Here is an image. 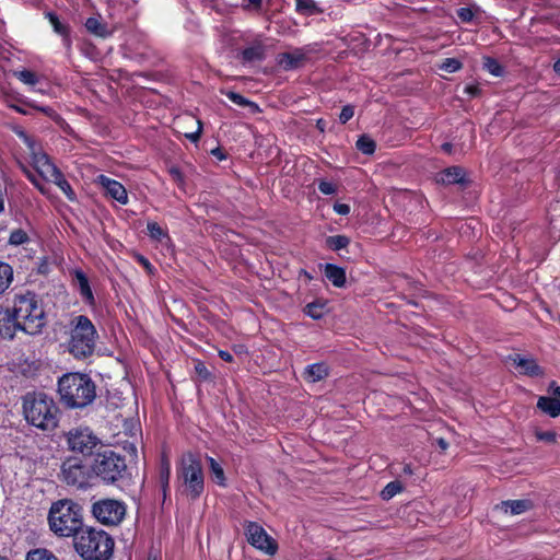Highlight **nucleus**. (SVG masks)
<instances>
[{
  "label": "nucleus",
  "mask_w": 560,
  "mask_h": 560,
  "mask_svg": "<svg viewBox=\"0 0 560 560\" xmlns=\"http://www.w3.org/2000/svg\"><path fill=\"white\" fill-rule=\"evenodd\" d=\"M25 420L43 431H52L59 422V408L55 400L44 393H30L23 399Z\"/></svg>",
  "instance_id": "nucleus-1"
},
{
  "label": "nucleus",
  "mask_w": 560,
  "mask_h": 560,
  "mask_svg": "<svg viewBox=\"0 0 560 560\" xmlns=\"http://www.w3.org/2000/svg\"><path fill=\"white\" fill-rule=\"evenodd\" d=\"M60 400L69 408H83L91 404L95 396L92 380L81 373H68L58 381Z\"/></svg>",
  "instance_id": "nucleus-2"
},
{
  "label": "nucleus",
  "mask_w": 560,
  "mask_h": 560,
  "mask_svg": "<svg viewBox=\"0 0 560 560\" xmlns=\"http://www.w3.org/2000/svg\"><path fill=\"white\" fill-rule=\"evenodd\" d=\"M50 529L60 537L77 535L82 526V509L70 499L54 502L48 514Z\"/></svg>",
  "instance_id": "nucleus-3"
},
{
  "label": "nucleus",
  "mask_w": 560,
  "mask_h": 560,
  "mask_svg": "<svg viewBox=\"0 0 560 560\" xmlns=\"http://www.w3.org/2000/svg\"><path fill=\"white\" fill-rule=\"evenodd\" d=\"M114 540L104 530L85 528L75 535L74 547L83 560H109Z\"/></svg>",
  "instance_id": "nucleus-4"
},
{
  "label": "nucleus",
  "mask_w": 560,
  "mask_h": 560,
  "mask_svg": "<svg viewBox=\"0 0 560 560\" xmlns=\"http://www.w3.org/2000/svg\"><path fill=\"white\" fill-rule=\"evenodd\" d=\"M178 490L191 500L198 499L205 490V477L200 460L187 453L183 455L177 468Z\"/></svg>",
  "instance_id": "nucleus-5"
},
{
  "label": "nucleus",
  "mask_w": 560,
  "mask_h": 560,
  "mask_svg": "<svg viewBox=\"0 0 560 560\" xmlns=\"http://www.w3.org/2000/svg\"><path fill=\"white\" fill-rule=\"evenodd\" d=\"M12 310L21 330L30 335H35L44 327V310L34 294L26 293L16 296Z\"/></svg>",
  "instance_id": "nucleus-6"
},
{
  "label": "nucleus",
  "mask_w": 560,
  "mask_h": 560,
  "mask_svg": "<svg viewBox=\"0 0 560 560\" xmlns=\"http://www.w3.org/2000/svg\"><path fill=\"white\" fill-rule=\"evenodd\" d=\"M71 325L69 351L78 359L91 355L97 338L95 326L84 315L75 316Z\"/></svg>",
  "instance_id": "nucleus-7"
},
{
  "label": "nucleus",
  "mask_w": 560,
  "mask_h": 560,
  "mask_svg": "<svg viewBox=\"0 0 560 560\" xmlns=\"http://www.w3.org/2000/svg\"><path fill=\"white\" fill-rule=\"evenodd\" d=\"M124 457L113 451L98 453L91 465V472L106 483H114L126 470Z\"/></svg>",
  "instance_id": "nucleus-8"
},
{
  "label": "nucleus",
  "mask_w": 560,
  "mask_h": 560,
  "mask_svg": "<svg viewBox=\"0 0 560 560\" xmlns=\"http://www.w3.org/2000/svg\"><path fill=\"white\" fill-rule=\"evenodd\" d=\"M92 514L104 525H117L126 515V505L122 501L115 499L98 500L92 505Z\"/></svg>",
  "instance_id": "nucleus-9"
},
{
  "label": "nucleus",
  "mask_w": 560,
  "mask_h": 560,
  "mask_svg": "<svg viewBox=\"0 0 560 560\" xmlns=\"http://www.w3.org/2000/svg\"><path fill=\"white\" fill-rule=\"evenodd\" d=\"M60 476L61 480L68 486L85 488L90 486L92 472L80 458L70 456L63 460Z\"/></svg>",
  "instance_id": "nucleus-10"
},
{
  "label": "nucleus",
  "mask_w": 560,
  "mask_h": 560,
  "mask_svg": "<svg viewBox=\"0 0 560 560\" xmlns=\"http://www.w3.org/2000/svg\"><path fill=\"white\" fill-rule=\"evenodd\" d=\"M68 448L83 455L91 454L100 440L88 427H75L66 433Z\"/></svg>",
  "instance_id": "nucleus-11"
},
{
  "label": "nucleus",
  "mask_w": 560,
  "mask_h": 560,
  "mask_svg": "<svg viewBox=\"0 0 560 560\" xmlns=\"http://www.w3.org/2000/svg\"><path fill=\"white\" fill-rule=\"evenodd\" d=\"M244 530L249 545L266 555H276L278 544L270 535L267 534L261 525L255 522H245Z\"/></svg>",
  "instance_id": "nucleus-12"
},
{
  "label": "nucleus",
  "mask_w": 560,
  "mask_h": 560,
  "mask_svg": "<svg viewBox=\"0 0 560 560\" xmlns=\"http://www.w3.org/2000/svg\"><path fill=\"white\" fill-rule=\"evenodd\" d=\"M312 51L311 47H301L278 54L277 65L285 71L302 68L311 60Z\"/></svg>",
  "instance_id": "nucleus-13"
},
{
  "label": "nucleus",
  "mask_w": 560,
  "mask_h": 560,
  "mask_svg": "<svg viewBox=\"0 0 560 560\" xmlns=\"http://www.w3.org/2000/svg\"><path fill=\"white\" fill-rule=\"evenodd\" d=\"M517 373L529 377H541L545 375L544 369L537 363L533 357L522 354H512L509 357Z\"/></svg>",
  "instance_id": "nucleus-14"
},
{
  "label": "nucleus",
  "mask_w": 560,
  "mask_h": 560,
  "mask_svg": "<svg viewBox=\"0 0 560 560\" xmlns=\"http://www.w3.org/2000/svg\"><path fill=\"white\" fill-rule=\"evenodd\" d=\"M12 412L7 405L0 402V434L5 438L3 443L0 442V452H8L14 448L15 442L13 434L15 430L11 427Z\"/></svg>",
  "instance_id": "nucleus-15"
},
{
  "label": "nucleus",
  "mask_w": 560,
  "mask_h": 560,
  "mask_svg": "<svg viewBox=\"0 0 560 560\" xmlns=\"http://www.w3.org/2000/svg\"><path fill=\"white\" fill-rule=\"evenodd\" d=\"M96 184L102 186V188L105 190L106 195L110 198L115 199L120 205H127L128 203V194L124 185L113 178H109L105 175H100L96 178Z\"/></svg>",
  "instance_id": "nucleus-16"
},
{
  "label": "nucleus",
  "mask_w": 560,
  "mask_h": 560,
  "mask_svg": "<svg viewBox=\"0 0 560 560\" xmlns=\"http://www.w3.org/2000/svg\"><path fill=\"white\" fill-rule=\"evenodd\" d=\"M18 329H20V325L13 310L0 307V336L11 339Z\"/></svg>",
  "instance_id": "nucleus-17"
},
{
  "label": "nucleus",
  "mask_w": 560,
  "mask_h": 560,
  "mask_svg": "<svg viewBox=\"0 0 560 560\" xmlns=\"http://www.w3.org/2000/svg\"><path fill=\"white\" fill-rule=\"evenodd\" d=\"M34 165L39 175L49 182L60 172L45 153L34 152Z\"/></svg>",
  "instance_id": "nucleus-18"
},
{
  "label": "nucleus",
  "mask_w": 560,
  "mask_h": 560,
  "mask_svg": "<svg viewBox=\"0 0 560 560\" xmlns=\"http://www.w3.org/2000/svg\"><path fill=\"white\" fill-rule=\"evenodd\" d=\"M73 277H74V285H75L77 290L79 291L82 300L88 305L93 306L95 304V299H94L92 289L90 287L88 277L81 270H74Z\"/></svg>",
  "instance_id": "nucleus-19"
},
{
  "label": "nucleus",
  "mask_w": 560,
  "mask_h": 560,
  "mask_svg": "<svg viewBox=\"0 0 560 560\" xmlns=\"http://www.w3.org/2000/svg\"><path fill=\"white\" fill-rule=\"evenodd\" d=\"M466 173L460 166H451L438 173L435 180L443 185L460 184L465 180Z\"/></svg>",
  "instance_id": "nucleus-20"
},
{
  "label": "nucleus",
  "mask_w": 560,
  "mask_h": 560,
  "mask_svg": "<svg viewBox=\"0 0 560 560\" xmlns=\"http://www.w3.org/2000/svg\"><path fill=\"white\" fill-rule=\"evenodd\" d=\"M533 508V503L530 500H508L502 501L497 509L503 512L504 514L511 515H520L525 513L526 511Z\"/></svg>",
  "instance_id": "nucleus-21"
},
{
  "label": "nucleus",
  "mask_w": 560,
  "mask_h": 560,
  "mask_svg": "<svg viewBox=\"0 0 560 560\" xmlns=\"http://www.w3.org/2000/svg\"><path fill=\"white\" fill-rule=\"evenodd\" d=\"M326 278L337 288H342L346 284V271L343 268L332 264L325 265Z\"/></svg>",
  "instance_id": "nucleus-22"
},
{
  "label": "nucleus",
  "mask_w": 560,
  "mask_h": 560,
  "mask_svg": "<svg viewBox=\"0 0 560 560\" xmlns=\"http://www.w3.org/2000/svg\"><path fill=\"white\" fill-rule=\"evenodd\" d=\"M86 30L98 37L105 38L112 35L108 26L102 22L101 16H91L85 22Z\"/></svg>",
  "instance_id": "nucleus-23"
},
{
  "label": "nucleus",
  "mask_w": 560,
  "mask_h": 560,
  "mask_svg": "<svg viewBox=\"0 0 560 560\" xmlns=\"http://www.w3.org/2000/svg\"><path fill=\"white\" fill-rule=\"evenodd\" d=\"M537 407L552 418L560 416V401L551 397L541 396L538 398Z\"/></svg>",
  "instance_id": "nucleus-24"
},
{
  "label": "nucleus",
  "mask_w": 560,
  "mask_h": 560,
  "mask_svg": "<svg viewBox=\"0 0 560 560\" xmlns=\"http://www.w3.org/2000/svg\"><path fill=\"white\" fill-rule=\"evenodd\" d=\"M305 378L308 382L316 383L328 375V369L324 363H314L305 369Z\"/></svg>",
  "instance_id": "nucleus-25"
},
{
  "label": "nucleus",
  "mask_w": 560,
  "mask_h": 560,
  "mask_svg": "<svg viewBox=\"0 0 560 560\" xmlns=\"http://www.w3.org/2000/svg\"><path fill=\"white\" fill-rule=\"evenodd\" d=\"M295 9L300 14L308 16L322 13L314 0H295Z\"/></svg>",
  "instance_id": "nucleus-26"
},
{
  "label": "nucleus",
  "mask_w": 560,
  "mask_h": 560,
  "mask_svg": "<svg viewBox=\"0 0 560 560\" xmlns=\"http://www.w3.org/2000/svg\"><path fill=\"white\" fill-rule=\"evenodd\" d=\"M13 279V269L7 264L0 261V294L5 292Z\"/></svg>",
  "instance_id": "nucleus-27"
},
{
  "label": "nucleus",
  "mask_w": 560,
  "mask_h": 560,
  "mask_svg": "<svg viewBox=\"0 0 560 560\" xmlns=\"http://www.w3.org/2000/svg\"><path fill=\"white\" fill-rule=\"evenodd\" d=\"M212 479L221 487H225V475L222 466L212 457H208Z\"/></svg>",
  "instance_id": "nucleus-28"
},
{
  "label": "nucleus",
  "mask_w": 560,
  "mask_h": 560,
  "mask_svg": "<svg viewBox=\"0 0 560 560\" xmlns=\"http://www.w3.org/2000/svg\"><path fill=\"white\" fill-rule=\"evenodd\" d=\"M50 182L55 183L69 200L75 199V194L70 184L66 180L61 172H59Z\"/></svg>",
  "instance_id": "nucleus-29"
},
{
  "label": "nucleus",
  "mask_w": 560,
  "mask_h": 560,
  "mask_svg": "<svg viewBox=\"0 0 560 560\" xmlns=\"http://www.w3.org/2000/svg\"><path fill=\"white\" fill-rule=\"evenodd\" d=\"M243 59L245 61H256L264 58V47L261 45H254L243 50Z\"/></svg>",
  "instance_id": "nucleus-30"
},
{
  "label": "nucleus",
  "mask_w": 560,
  "mask_h": 560,
  "mask_svg": "<svg viewBox=\"0 0 560 560\" xmlns=\"http://www.w3.org/2000/svg\"><path fill=\"white\" fill-rule=\"evenodd\" d=\"M402 491V485L400 481H390L385 486V488L381 492V497L384 500H390L396 494L400 493Z\"/></svg>",
  "instance_id": "nucleus-31"
},
{
  "label": "nucleus",
  "mask_w": 560,
  "mask_h": 560,
  "mask_svg": "<svg viewBox=\"0 0 560 560\" xmlns=\"http://www.w3.org/2000/svg\"><path fill=\"white\" fill-rule=\"evenodd\" d=\"M26 560H58L49 550L44 548L34 549L27 552Z\"/></svg>",
  "instance_id": "nucleus-32"
},
{
  "label": "nucleus",
  "mask_w": 560,
  "mask_h": 560,
  "mask_svg": "<svg viewBox=\"0 0 560 560\" xmlns=\"http://www.w3.org/2000/svg\"><path fill=\"white\" fill-rule=\"evenodd\" d=\"M357 148L364 154H373L376 148V144L373 139L368 136H361L357 141Z\"/></svg>",
  "instance_id": "nucleus-33"
},
{
  "label": "nucleus",
  "mask_w": 560,
  "mask_h": 560,
  "mask_svg": "<svg viewBox=\"0 0 560 560\" xmlns=\"http://www.w3.org/2000/svg\"><path fill=\"white\" fill-rule=\"evenodd\" d=\"M350 243V240L345 235H334L326 240L327 246L332 250H339L346 248Z\"/></svg>",
  "instance_id": "nucleus-34"
},
{
  "label": "nucleus",
  "mask_w": 560,
  "mask_h": 560,
  "mask_svg": "<svg viewBox=\"0 0 560 560\" xmlns=\"http://www.w3.org/2000/svg\"><path fill=\"white\" fill-rule=\"evenodd\" d=\"M171 476V464L166 457H163L160 465V481L163 490L165 491L168 487Z\"/></svg>",
  "instance_id": "nucleus-35"
},
{
  "label": "nucleus",
  "mask_w": 560,
  "mask_h": 560,
  "mask_svg": "<svg viewBox=\"0 0 560 560\" xmlns=\"http://www.w3.org/2000/svg\"><path fill=\"white\" fill-rule=\"evenodd\" d=\"M325 305L320 302L308 303L305 306V314L313 319H320L325 314Z\"/></svg>",
  "instance_id": "nucleus-36"
},
{
  "label": "nucleus",
  "mask_w": 560,
  "mask_h": 560,
  "mask_svg": "<svg viewBox=\"0 0 560 560\" xmlns=\"http://www.w3.org/2000/svg\"><path fill=\"white\" fill-rule=\"evenodd\" d=\"M15 77L26 85L34 86L38 82V77L31 70H21L15 72Z\"/></svg>",
  "instance_id": "nucleus-37"
},
{
  "label": "nucleus",
  "mask_w": 560,
  "mask_h": 560,
  "mask_svg": "<svg viewBox=\"0 0 560 560\" xmlns=\"http://www.w3.org/2000/svg\"><path fill=\"white\" fill-rule=\"evenodd\" d=\"M226 96L231 102H233L234 104H236L238 106H249L255 110L258 109V107L255 103L248 101L247 98H245L243 95H241L238 93L230 91L226 93Z\"/></svg>",
  "instance_id": "nucleus-38"
},
{
  "label": "nucleus",
  "mask_w": 560,
  "mask_h": 560,
  "mask_svg": "<svg viewBox=\"0 0 560 560\" xmlns=\"http://www.w3.org/2000/svg\"><path fill=\"white\" fill-rule=\"evenodd\" d=\"M483 67L489 73H491L495 77H500L503 73L502 67L493 58H490V57L483 58Z\"/></svg>",
  "instance_id": "nucleus-39"
},
{
  "label": "nucleus",
  "mask_w": 560,
  "mask_h": 560,
  "mask_svg": "<svg viewBox=\"0 0 560 560\" xmlns=\"http://www.w3.org/2000/svg\"><path fill=\"white\" fill-rule=\"evenodd\" d=\"M147 230L149 235L154 240L161 241L167 237L166 232L154 221L148 222Z\"/></svg>",
  "instance_id": "nucleus-40"
},
{
  "label": "nucleus",
  "mask_w": 560,
  "mask_h": 560,
  "mask_svg": "<svg viewBox=\"0 0 560 560\" xmlns=\"http://www.w3.org/2000/svg\"><path fill=\"white\" fill-rule=\"evenodd\" d=\"M27 240H28V236H27L26 232L23 231L22 229H16L11 232L10 237H9V243L11 245H22V244L26 243Z\"/></svg>",
  "instance_id": "nucleus-41"
},
{
  "label": "nucleus",
  "mask_w": 560,
  "mask_h": 560,
  "mask_svg": "<svg viewBox=\"0 0 560 560\" xmlns=\"http://www.w3.org/2000/svg\"><path fill=\"white\" fill-rule=\"evenodd\" d=\"M478 10V8L474 7L460 8L457 10V16L462 22L469 23L474 20V16Z\"/></svg>",
  "instance_id": "nucleus-42"
},
{
  "label": "nucleus",
  "mask_w": 560,
  "mask_h": 560,
  "mask_svg": "<svg viewBox=\"0 0 560 560\" xmlns=\"http://www.w3.org/2000/svg\"><path fill=\"white\" fill-rule=\"evenodd\" d=\"M460 67L462 63L456 58H447L440 65V69L448 73L456 72Z\"/></svg>",
  "instance_id": "nucleus-43"
},
{
  "label": "nucleus",
  "mask_w": 560,
  "mask_h": 560,
  "mask_svg": "<svg viewBox=\"0 0 560 560\" xmlns=\"http://www.w3.org/2000/svg\"><path fill=\"white\" fill-rule=\"evenodd\" d=\"M189 121H194L197 126V129L192 132H186L185 137L189 139L192 142H197L200 138L201 131H202V122L199 119H195L191 116L186 117Z\"/></svg>",
  "instance_id": "nucleus-44"
},
{
  "label": "nucleus",
  "mask_w": 560,
  "mask_h": 560,
  "mask_svg": "<svg viewBox=\"0 0 560 560\" xmlns=\"http://www.w3.org/2000/svg\"><path fill=\"white\" fill-rule=\"evenodd\" d=\"M47 16L56 33H58L59 35H67V26L59 21L57 15H55L54 13H48Z\"/></svg>",
  "instance_id": "nucleus-45"
},
{
  "label": "nucleus",
  "mask_w": 560,
  "mask_h": 560,
  "mask_svg": "<svg viewBox=\"0 0 560 560\" xmlns=\"http://www.w3.org/2000/svg\"><path fill=\"white\" fill-rule=\"evenodd\" d=\"M535 436L538 441L556 443L557 434L555 431H536Z\"/></svg>",
  "instance_id": "nucleus-46"
},
{
  "label": "nucleus",
  "mask_w": 560,
  "mask_h": 560,
  "mask_svg": "<svg viewBox=\"0 0 560 560\" xmlns=\"http://www.w3.org/2000/svg\"><path fill=\"white\" fill-rule=\"evenodd\" d=\"M354 115V109L352 106L347 105L341 109V113L339 115V120L341 124H346L349 121Z\"/></svg>",
  "instance_id": "nucleus-47"
},
{
  "label": "nucleus",
  "mask_w": 560,
  "mask_h": 560,
  "mask_svg": "<svg viewBox=\"0 0 560 560\" xmlns=\"http://www.w3.org/2000/svg\"><path fill=\"white\" fill-rule=\"evenodd\" d=\"M318 189L324 195H332L336 192V186L332 183L326 180L319 182Z\"/></svg>",
  "instance_id": "nucleus-48"
},
{
  "label": "nucleus",
  "mask_w": 560,
  "mask_h": 560,
  "mask_svg": "<svg viewBox=\"0 0 560 560\" xmlns=\"http://www.w3.org/2000/svg\"><path fill=\"white\" fill-rule=\"evenodd\" d=\"M170 175L172 179L180 187L184 186V176L178 167H171Z\"/></svg>",
  "instance_id": "nucleus-49"
},
{
  "label": "nucleus",
  "mask_w": 560,
  "mask_h": 560,
  "mask_svg": "<svg viewBox=\"0 0 560 560\" xmlns=\"http://www.w3.org/2000/svg\"><path fill=\"white\" fill-rule=\"evenodd\" d=\"M334 210L340 215H347L350 213V207L346 203H335Z\"/></svg>",
  "instance_id": "nucleus-50"
},
{
  "label": "nucleus",
  "mask_w": 560,
  "mask_h": 560,
  "mask_svg": "<svg viewBox=\"0 0 560 560\" xmlns=\"http://www.w3.org/2000/svg\"><path fill=\"white\" fill-rule=\"evenodd\" d=\"M195 368L197 373L203 378H207L209 376L207 368L201 362H198Z\"/></svg>",
  "instance_id": "nucleus-51"
},
{
  "label": "nucleus",
  "mask_w": 560,
  "mask_h": 560,
  "mask_svg": "<svg viewBox=\"0 0 560 560\" xmlns=\"http://www.w3.org/2000/svg\"><path fill=\"white\" fill-rule=\"evenodd\" d=\"M219 357L226 362H231L233 360L232 354L224 350L219 351Z\"/></svg>",
  "instance_id": "nucleus-52"
},
{
  "label": "nucleus",
  "mask_w": 560,
  "mask_h": 560,
  "mask_svg": "<svg viewBox=\"0 0 560 560\" xmlns=\"http://www.w3.org/2000/svg\"><path fill=\"white\" fill-rule=\"evenodd\" d=\"M436 443L442 451H445L448 447V443L442 438L438 439Z\"/></svg>",
  "instance_id": "nucleus-53"
},
{
  "label": "nucleus",
  "mask_w": 560,
  "mask_h": 560,
  "mask_svg": "<svg viewBox=\"0 0 560 560\" xmlns=\"http://www.w3.org/2000/svg\"><path fill=\"white\" fill-rule=\"evenodd\" d=\"M38 109L48 116H52L55 114L54 109H51L50 107H38Z\"/></svg>",
  "instance_id": "nucleus-54"
},
{
  "label": "nucleus",
  "mask_w": 560,
  "mask_h": 560,
  "mask_svg": "<svg viewBox=\"0 0 560 560\" xmlns=\"http://www.w3.org/2000/svg\"><path fill=\"white\" fill-rule=\"evenodd\" d=\"M248 5H253L254 8H259L261 4V0H247Z\"/></svg>",
  "instance_id": "nucleus-55"
},
{
  "label": "nucleus",
  "mask_w": 560,
  "mask_h": 560,
  "mask_svg": "<svg viewBox=\"0 0 560 560\" xmlns=\"http://www.w3.org/2000/svg\"><path fill=\"white\" fill-rule=\"evenodd\" d=\"M442 150L447 152V153H451L452 151V144L451 143H444L442 144Z\"/></svg>",
  "instance_id": "nucleus-56"
},
{
  "label": "nucleus",
  "mask_w": 560,
  "mask_h": 560,
  "mask_svg": "<svg viewBox=\"0 0 560 560\" xmlns=\"http://www.w3.org/2000/svg\"><path fill=\"white\" fill-rule=\"evenodd\" d=\"M404 474L406 475H412V468L410 465H405L404 467Z\"/></svg>",
  "instance_id": "nucleus-57"
},
{
  "label": "nucleus",
  "mask_w": 560,
  "mask_h": 560,
  "mask_svg": "<svg viewBox=\"0 0 560 560\" xmlns=\"http://www.w3.org/2000/svg\"><path fill=\"white\" fill-rule=\"evenodd\" d=\"M553 70L560 74V59L555 62Z\"/></svg>",
  "instance_id": "nucleus-58"
},
{
  "label": "nucleus",
  "mask_w": 560,
  "mask_h": 560,
  "mask_svg": "<svg viewBox=\"0 0 560 560\" xmlns=\"http://www.w3.org/2000/svg\"><path fill=\"white\" fill-rule=\"evenodd\" d=\"M21 136L24 138V140L27 142V144L30 145V148L33 150V144L32 142L30 141V139L24 135V133H21Z\"/></svg>",
  "instance_id": "nucleus-59"
},
{
  "label": "nucleus",
  "mask_w": 560,
  "mask_h": 560,
  "mask_svg": "<svg viewBox=\"0 0 560 560\" xmlns=\"http://www.w3.org/2000/svg\"><path fill=\"white\" fill-rule=\"evenodd\" d=\"M141 261H142L143 266H145L147 268L150 267V264L147 259L142 258Z\"/></svg>",
  "instance_id": "nucleus-60"
},
{
  "label": "nucleus",
  "mask_w": 560,
  "mask_h": 560,
  "mask_svg": "<svg viewBox=\"0 0 560 560\" xmlns=\"http://www.w3.org/2000/svg\"><path fill=\"white\" fill-rule=\"evenodd\" d=\"M317 126H318V128H319L320 130H323V129H324V128H323V120H318V121H317Z\"/></svg>",
  "instance_id": "nucleus-61"
},
{
  "label": "nucleus",
  "mask_w": 560,
  "mask_h": 560,
  "mask_svg": "<svg viewBox=\"0 0 560 560\" xmlns=\"http://www.w3.org/2000/svg\"><path fill=\"white\" fill-rule=\"evenodd\" d=\"M5 441V438H3L1 434H0V442L3 443Z\"/></svg>",
  "instance_id": "nucleus-62"
},
{
  "label": "nucleus",
  "mask_w": 560,
  "mask_h": 560,
  "mask_svg": "<svg viewBox=\"0 0 560 560\" xmlns=\"http://www.w3.org/2000/svg\"><path fill=\"white\" fill-rule=\"evenodd\" d=\"M326 560H334L332 558H327Z\"/></svg>",
  "instance_id": "nucleus-63"
}]
</instances>
